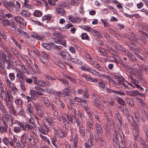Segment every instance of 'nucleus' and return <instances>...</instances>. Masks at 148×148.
<instances>
[{
    "label": "nucleus",
    "instance_id": "nucleus-4",
    "mask_svg": "<svg viewBox=\"0 0 148 148\" xmlns=\"http://www.w3.org/2000/svg\"><path fill=\"white\" fill-rule=\"evenodd\" d=\"M126 45L130 47V49L134 53L136 54L139 49V47L133 43L128 42L126 43Z\"/></svg>",
    "mask_w": 148,
    "mask_h": 148
},
{
    "label": "nucleus",
    "instance_id": "nucleus-53",
    "mask_svg": "<svg viewBox=\"0 0 148 148\" xmlns=\"http://www.w3.org/2000/svg\"><path fill=\"white\" fill-rule=\"evenodd\" d=\"M71 3L75 6H77L80 4L79 0H71Z\"/></svg>",
    "mask_w": 148,
    "mask_h": 148
},
{
    "label": "nucleus",
    "instance_id": "nucleus-48",
    "mask_svg": "<svg viewBox=\"0 0 148 148\" xmlns=\"http://www.w3.org/2000/svg\"><path fill=\"white\" fill-rule=\"evenodd\" d=\"M64 77L66 79H68L69 80H70L73 83L76 84L77 82L72 77H71L67 75H64Z\"/></svg>",
    "mask_w": 148,
    "mask_h": 148
},
{
    "label": "nucleus",
    "instance_id": "nucleus-62",
    "mask_svg": "<svg viewBox=\"0 0 148 148\" xmlns=\"http://www.w3.org/2000/svg\"><path fill=\"white\" fill-rule=\"evenodd\" d=\"M61 118L63 121V123L65 126L69 124V122L67 120L66 118L63 116H62Z\"/></svg>",
    "mask_w": 148,
    "mask_h": 148
},
{
    "label": "nucleus",
    "instance_id": "nucleus-28",
    "mask_svg": "<svg viewBox=\"0 0 148 148\" xmlns=\"http://www.w3.org/2000/svg\"><path fill=\"white\" fill-rule=\"evenodd\" d=\"M132 36L127 35L125 37L127 39L132 41H134L135 40V35L133 33H132Z\"/></svg>",
    "mask_w": 148,
    "mask_h": 148
},
{
    "label": "nucleus",
    "instance_id": "nucleus-21",
    "mask_svg": "<svg viewBox=\"0 0 148 148\" xmlns=\"http://www.w3.org/2000/svg\"><path fill=\"white\" fill-rule=\"evenodd\" d=\"M14 0H10L9 1V5L10 7V11H13L14 8H16V5L14 2Z\"/></svg>",
    "mask_w": 148,
    "mask_h": 148
},
{
    "label": "nucleus",
    "instance_id": "nucleus-26",
    "mask_svg": "<svg viewBox=\"0 0 148 148\" xmlns=\"http://www.w3.org/2000/svg\"><path fill=\"white\" fill-rule=\"evenodd\" d=\"M51 47L54 49H56V50H62L63 47L60 45H57L54 44L53 43H51Z\"/></svg>",
    "mask_w": 148,
    "mask_h": 148
},
{
    "label": "nucleus",
    "instance_id": "nucleus-36",
    "mask_svg": "<svg viewBox=\"0 0 148 148\" xmlns=\"http://www.w3.org/2000/svg\"><path fill=\"white\" fill-rule=\"evenodd\" d=\"M130 145L131 148H138L137 144L133 141H130Z\"/></svg>",
    "mask_w": 148,
    "mask_h": 148
},
{
    "label": "nucleus",
    "instance_id": "nucleus-24",
    "mask_svg": "<svg viewBox=\"0 0 148 148\" xmlns=\"http://www.w3.org/2000/svg\"><path fill=\"white\" fill-rule=\"evenodd\" d=\"M3 25L4 26H7L9 25L10 24L9 20L6 19H1Z\"/></svg>",
    "mask_w": 148,
    "mask_h": 148
},
{
    "label": "nucleus",
    "instance_id": "nucleus-29",
    "mask_svg": "<svg viewBox=\"0 0 148 148\" xmlns=\"http://www.w3.org/2000/svg\"><path fill=\"white\" fill-rule=\"evenodd\" d=\"M139 91L138 90H133L130 92L129 95L131 97L134 96L138 95Z\"/></svg>",
    "mask_w": 148,
    "mask_h": 148
},
{
    "label": "nucleus",
    "instance_id": "nucleus-27",
    "mask_svg": "<svg viewBox=\"0 0 148 148\" xmlns=\"http://www.w3.org/2000/svg\"><path fill=\"white\" fill-rule=\"evenodd\" d=\"M15 20L17 22H18L19 23H25V21L24 19L19 16H16L15 17Z\"/></svg>",
    "mask_w": 148,
    "mask_h": 148
},
{
    "label": "nucleus",
    "instance_id": "nucleus-64",
    "mask_svg": "<svg viewBox=\"0 0 148 148\" xmlns=\"http://www.w3.org/2000/svg\"><path fill=\"white\" fill-rule=\"evenodd\" d=\"M141 143L142 148H148V146L146 144L145 140H142L141 141Z\"/></svg>",
    "mask_w": 148,
    "mask_h": 148
},
{
    "label": "nucleus",
    "instance_id": "nucleus-49",
    "mask_svg": "<svg viewBox=\"0 0 148 148\" xmlns=\"http://www.w3.org/2000/svg\"><path fill=\"white\" fill-rule=\"evenodd\" d=\"M68 19L71 22L73 23H76V19L75 18L73 17L72 15H69L68 16Z\"/></svg>",
    "mask_w": 148,
    "mask_h": 148
},
{
    "label": "nucleus",
    "instance_id": "nucleus-23",
    "mask_svg": "<svg viewBox=\"0 0 148 148\" xmlns=\"http://www.w3.org/2000/svg\"><path fill=\"white\" fill-rule=\"evenodd\" d=\"M115 115L119 121H122V116L120 113L117 111H116L115 112Z\"/></svg>",
    "mask_w": 148,
    "mask_h": 148
},
{
    "label": "nucleus",
    "instance_id": "nucleus-40",
    "mask_svg": "<svg viewBox=\"0 0 148 148\" xmlns=\"http://www.w3.org/2000/svg\"><path fill=\"white\" fill-rule=\"evenodd\" d=\"M72 62L75 64L81 65L82 64V62L80 60L76 58H73L72 59Z\"/></svg>",
    "mask_w": 148,
    "mask_h": 148
},
{
    "label": "nucleus",
    "instance_id": "nucleus-11",
    "mask_svg": "<svg viewBox=\"0 0 148 148\" xmlns=\"http://www.w3.org/2000/svg\"><path fill=\"white\" fill-rule=\"evenodd\" d=\"M38 128L40 132L43 134H46L49 132V128L44 126L41 128L38 127Z\"/></svg>",
    "mask_w": 148,
    "mask_h": 148
},
{
    "label": "nucleus",
    "instance_id": "nucleus-50",
    "mask_svg": "<svg viewBox=\"0 0 148 148\" xmlns=\"http://www.w3.org/2000/svg\"><path fill=\"white\" fill-rule=\"evenodd\" d=\"M119 123H117L116 124L117 127L119 131L121 132L122 131V126L123 124L122 121H119Z\"/></svg>",
    "mask_w": 148,
    "mask_h": 148
},
{
    "label": "nucleus",
    "instance_id": "nucleus-56",
    "mask_svg": "<svg viewBox=\"0 0 148 148\" xmlns=\"http://www.w3.org/2000/svg\"><path fill=\"white\" fill-rule=\"evenodd\" d=\"M87 125L88 127L91 128L93 126V121L91 119H88L87 121Z\"/></svg>",
    "mask_w": 148,
    "mask_h": 148
},
{
    "label": "nucleus",
    "instance_id": "nucleus-19",
    "mask_svg": "<svg viewBox=\"0 0 148 148\" xmlns=\"http://www.w3.org/2000/svg\"><path fill=\"white\" fill-rule=\"evenodd\" d=\"M56 131L58 135L60 137L63 138L65 136V134L64 133V131L62 130L60 128H58L57 130H56Z\"/></svg>",
    "mask_w": 148,
    "mask_h": 148
},
{
    "label": "nucleus",
    "instance_id": "nucleus-42",
    "mask_svg": "<svg viewBox=\"0 0 148 148\" xmlns=\"http://www.w3.org/2000/svg\"><path fill=\"white\" fill-rule=\"evenodd\" d=\"M1 57L3 58L5 62L7 61V58H9L8 56H7L5 53L3 52H1L0 53Z\"/></svg>",
    "mask_w": 148,
    "mask_h": 148
},
{
    "label": "nucleus",
    "instance_id": "nucleus-60",
    "mask_svg": "<svg viewBox=\"0 0 148 148\" xmlns=\"http://www.w3.org/2000/svg\"><path fill=\"white\" fill-rule=\"evenodd\" d=\"M38 115L40 118H42L44 117L43 111L42 109L37 111Z\"/></svg>",
    "mask_w": 148,
    "mask_h": 148
},
{
    "label": "nucleus",
    "instance_id": "nucleus-14",
    "mask_svg": "<svg viewBox=\"0 0 148 148\" xmlns=\"http://www.w3.org/2000/svg\"><path fill=\"white\" fill-rule=\"evenodd\" d=\"M27 112L29 113L30 115L33 114L34 113L33 108L31 103H28L27 105Z\"/></svg>",
    "mask_w": 148,
    "mask_h": 148
},
{
    "label": "nucleus",
    "instance_id": "nucleus-15",
    "mask_svg": "<svg viewBox=\"0 0 148 148\" xmlns=\"http://www.w3.org/2000/svg\"><path fill=\"white\" fill-rule=\"evenodd\" d=\"M73 100L74 101L77 102L79 103H83L85 104H87L86 100L82 98L76 97L73 98Z\"/></svg>",
    "mask_w": 148,
    "mask_h": 148
},
{
    "label": "nucleus",
    "instance_id": "nucleus-10",
    "mask_svg": "<svg viewBox=\"0 0 148 148\" xmlns=\"http://www.w3.org/2000/svg\"><path fill=\"white\" fill-rule=\"evenodd\" d=\"M142 127L145 135L146 140L147 142H148V127L147 125L145 124H143Z\"/></svg>",
    "mask_w": 148,
    "mask_h": 148
},
{
    "label": "nucleus",
    "instance_id": "nucleus-2",
    "mask_svg": "<svg viewBox=\"0 0 148 148\" xmlns=\"http://www.w3.org/2000/svg\"><path fill=\"white\" fill-rule=\"evenodd\" d=\"M17 123L24 131H29L32 130L34 128L33 126L27 124H24L18 121L17 122Z\"/></svg>",
    "mask_w": 148,
    "mask_h": 148
},
{
    "label": "nucleus",
    "instance_id": "nucleus-30",
    "mask_svg": "<svg viewBox=\"0 0 148 148\" xmlns=\"http://www.w3.org/2000/svg\"><path fill=\"white\" fill-rule=\"evenodd\" d=\"M53 36L57 38H63V36L59 32L57 31H55L53 32Z\"/></svg>",
    "mask_w": 148,
    "mask_h": 148
},
{
    "label": "nucleus",
    "instance_id": "nucleus-12",
    "mask_svg": "<svg viewBox=\"0 0 148 148\" xmlns=\"http://www.w3.org/2000/svg\"><path fill=\"white\" fill-rule=\"evenodd\" d=\"M56 9L58 14L63 16L65 15V11L64 10L58 7H56Z\"/></svg>",
    "mask_w": 148,
    "mask_h": 148
},
{
    "label": "nucleus",
    "instance_id": "nucleus-20",
    "mask_svg": "<svg viewBox=\"0 0 148 148\" xmlns=\"http://www.w3.org/2000/svg\"><path fill=\"white\" fill-rule=\"evenodd\" d=\"M19 65L21 66V69L23 71V73L27 75L30 74L29 71L27 69L25 68V65L22 64L21 65Z\"/></svg>",
    "mask_w": 148,
    "mask_h": 148
},
{
    "label": "nucleus",
    "instance_id": "nucleus-45",
    "mask_svg": "<svg viewBox=\"0 0 148 148\" xmlns=\"http://www.w3.org/2000/svg\"><path fill=\"white\" fill-rule=\"evenodd\" d=\"M2 3L4 6L10 11V7L9 1L8 2L6 1H3L2 2Z\"/></svg>",
    "mask_w": 148,
    "mask_h": 148
},
{
    "label": "nucleus",
    "instance_id": "nucleus-52",
    "mask_svg": "<svg viewBox=\"0 0 148 148\" xmlns=\"http://www.w3.org/2000/svg\"><path fill=\"white\" fill-rule=\"evenodd\" d=\"M15 103L18 105V107H21L22 106L23 102L20 99H18L15 100Z\"/></svg>",
    "mask_w": 148,
    "mask_h": 148
},
{
    "label": "nucleus",
    "instance_id": "nucleus-32",
    "mask_svg": "<svg viewBox=\"0 0 148 148\" xmlns=\"http://www.w3.org/2000/svg\"><path fill=\"white\" fill-rule=\"evenodd\" d=\"M21 14L25 17H29L30 16L29 13L28 11L25 10H22L21 12Z\"/></svg>",
    "mask_w": 148,
    "mask_h": 148
},
{
    "label": "nucleus",
    "instance_id": "nucleus-33",
    "mask_svg": "<svg viewBox=\"0 0 148 148\" xmlns=\"http://www.w3.org/2000/svg\"><path fill=\"white\" fill-rule=\"evenodd\" d=\"M43 102L44 104V105L46 107H48L50 106V102L49 99L47 97H45L43 99Z\"/></svg>",
    "mask_w": 148,
    "mask_h": 148
},
{
    "label": "nucleus",
    "instance_id": "nucleus-13",
    "mask_svg": "<svg viewBox=\"0 0 148 148\" xmlns=\"http://www.w3.org/2000/svg\"><path fill=\"white\" fill-rule=\"evenodd\" d=\"M85 128L84 127L83 125H81L79 127V132L80 134V136L83 138L84 137L85 135Z\"/></svg>",
    "mask_w": 148,
    "mask_h": 148
},
{
    "label": "nucleus",
    "instance_id": "nucleus-58",
    "mask_svg": "<svg viewBox=\"0 0 148 148\" xmlns=\"http://www.w3.org/2000/svg\"><path fill=\"white\" fill-rule=\"evenodd\" d=\"M99 143L103 147H105L106 145V143L105 141L101 138H99Z\"/></svg>",
    "mask_w": 148,
    "mask_h": 148
},
{
    "label": "nucleus",
    "instance_id": "nucleus-55",
    "mask_svg": "<svg viewBox=\"0 0 148 148\" xmlns=\"http://www.w3.org/2000/svg\"><path fill=\"white\" fill-rule=\"evenodd\" d=\"M7 95L8 97V100L13 101V96L12 94L8 91H7Z\"/></svg>",
    "mask_w": 148,
    "mask_h": 148
},
{
    "label": "nucleus",
    "instance_id": "nucleus-9",
    "mask_svg": "<svg viewBox=\"0 0 148 148\" xmlns=\"http://www.w3.org/2000/svg\"><path fill=\"white\" fill-rule=\"evenodd\" d=\"M114 99L115 101L121 105L123 106H126L125 101L120 97L118 96H115Z\"/></svg>",
    "mask_w": 148,
    "mask_h": 148
},
{
    "label": "nucleus",
    "instance_id": "nucleus-1",
    "mask_svg": "<svg viewBox=\"0 0 148 148\" xmlns=\"http://www.w3.org/2000/svg\"><path fill=\"white\" fill-rule=\"evenodd\" d=\"M17 71L16 74V77L19 81L21 83L25 82V79L26 77L25 74L22 71L17 68Z\"/></svg>",
    "mask_w": 148,
    "mask_h": 148
},
{
    "label": "nucleus",
    "instance_id": "nucleus-34",
    "mask_svg": "<svg viewBox=\"0 0 148 148\" xmlns=\"http://www.w3.org/2000/svg\"><path fill=\"white\" fill-rule=\"evenodd\" d=\"M127 56L129 58L130 60L132 62H135L136 60L135 56L130 53H129L127 54Z\"/></svg>",
    "mask_w": 148,
    "mask_h": 148
},
{
    "label": "nucleus",
    "instance_id": "nucleus-16",
    "mask_svg": "<svg viewBox=\"0 0 148 148\" xmlns=\"http://www.w3.org/2000/svg\"><path fill=\"white\" fill-rule=\"evenodd\" d=\"M87 71L93 75H95L98 77L101 76V75L95 70L91 69L89 68V69H88Z\"/></svg>",
    "mask_w": 148,
    "mask_h": 148
},
{
    "label": "nucleus",
    "instance_id": "nucleus-5",
    "mask_svg": "<svg viewBox=\"0 0 148 148\" xmlns=\"http://www.w3.org/2000/svg\"><path fill=\"white\" fill-rule=\"evenodd\" d=\"M27 138L29 142L31 144L33 143V145L34 146L38 144V141L37 136L30 135L29 136H27Z\"/></svg>",
    "mask_w": 148,
    "mask_h": 148
},
{
    "label": "nucleus",
    "instance_id": "nucleus-63",
    "mask_svg": "<svg viewBox=\"0 0 148 148\" xmlns=\"http://www.w3.org/2000/svg\"><path fill=\"white\" fill-rule=\"evenodd\" d=\"M108 81L109 83H111L114 86H116L117 82L111 77L109 79Z\"/></svg>",
    "mask_w": 148,
    "mask_h": 148
},
{
    "label": "nucleus",
    "instance_id": "nucleus-61",
    "mask_svg": "<svg viewBox=\"0 0 148 148\" xmlns=\"http://www.w3.org/2000/svg\"><path fill=\"white\" fill-rule=\"evenodd\" d=\"M21 127L18 126H15L14 127V131L16 133H19L21 131Z\"/></svg>",
    "mask_w": 148,
    "mask_h": 148
},
{
    "label": "nucleus",
    "instance_id": "nucleus-35",
    "mask_svg": "<svg viewBox=\"0 0 148 148\" xmlns=\"http://www.w3.org/2000/svg\"><path fill=\"white\" fill-rule=\"evenodd\" d=\"M107 30L110 33L114 35L115 36H118L120 35L118 33H117L115 31L113 30L110 28H108L107 29Z\"/></svg>",
    "mask_w": 148,
    "mask_h": 148
},
{
    "label": "nucleus",
    "instance_id": "nucleus-44",
    "mask_svg": "<svg viewBox=\"0 0 148 148\" xmlns=\"http://www.w3.org/2000/svg\"><path fill=\"white\" fill-rule=\"evenodd\" d=\"M137 102L140 105H144L145 104L143 100V99L140 98H136Z\"/></svg>",
    "mask_w": 148,
    "mask_h": 148
},
{
    "label": "nucleus",
    "instance_id": "nucleus-39",
    "mask_svg": "<svg viewBox=\"0 0 148 148\" xmlns=\"http://www.w3.org/2000/svg\"><path fill=\"white\" fill-rule=\"evenodd\" d=\"M95 114H94L96 119V121L99 123L100 122V120L99 118V113L97 111H95Z\"/></svg>",
    "mask_w": 148,
    "mask_h": 148
},
{
    "label": "nucleus",
    "instance_id": "nucleus-57",
    "mask_svg": "<svg viewBox=\"0 0 148 148\" xmlns=\"http://www.w3.org/2000/svg\"><path fill=\"white\" fill-rule=\"evenodd\" d=\"M107 102L108 104L110 106H114L115 105V102L112 99H108Z\"/></svg>",
    "mask_w": 148,
    "mask_h": 148
},
{
    "label": "nucleus",
    "instance_id": "nucleus-51",
    "mask_svg": "<svg viewBox=\"0 0 148 148\" xmlns=\"http://www.w3.org/2000/svg\"><path fill=\"white\" fill-rule=\"evenodd\" d=\"M33 106L35 107L36 111L42 109L38 103H34Z\"/></svg>",
    "mask_w": 148,
    "mask_h": 148
},
{
    "label": "nucleus",
    "instance_id": "nucleus-59",
    "mask_svg": "<svg viewBox=\"0 0 148 148\" xmlns=\"http://www.w3.org/2000/svg\"><path fill=\"white\" fill-rule=\"evenodd\" d=\"M40 137L46 142H47L48 144H50V141L46 137L44 136L41 134H40Z\"/></svg>",
    "mask_w": 148,
    "mask_h": 148
},
{
    "label": "nucleus",
    "instance_id": "nucleus-6",
    "mask_svg": "<svg viewBox=\"0 0 148 148\" xmlns=\"http://www.w3.org/2000/svg\"><path fill=\"white\" fill-rule=\"evenodd\" d=\"M59 55L61 56L64 59L68 61L71 60V58L70 54L67 52L65 51H62Z\"/></svg>",
    "mask_w": 148,
    "mask_h": 148
},
{
    "label": "nucleus",
    "instance_id": "nucleus-22",
    "mask_svg": "<svg viewBox=\"0 0 148 148\" xmlns=\"http://www.w3.org/2000/svg\"><path fill=\"white\" fill-rule=\"evenodd\" d=\"M68 4V3L63 2V1H60L58 3V5L57 7H59L61 8H67V5Z\"/></svg>",
    "mask_w": 148,
    "mask_h": 148
},
{
    "label": "nucleus",
    "instance_id": "nucleus-31",
    "mask_svg": "<svg viewBox=\"0 0 148 148\" xmlns=\"http://www.w3.org/2000/svg\"><path fill=\"white\" fill-rule=\"evenodd\" d=\"M42 15V12L39 10H35L34 13V15L37 17H40Z\"/></svg>",
    "mask_w": 148,
    "mask_h": 148
},
{
    "label": "nucleus",
    "instance_id": "nucleus-8",
    "mask_svg": "<svg viewBox=\"0 0 148 148\" xmlns=\"http://www.w3.org/2000/svg\"><path fill=\"white\" fill-rule=\"evenodd\" d=\"M95 127L96 130L97 134L98 135L102 134L103 133V129L102 127L97 123H96L95 125Z\"/></svg>",
    "mask_w": 148,
    "mask_h": 148
},
{
    "label": "nucleus",
    "instance_id": "nucleus-17",
    "mask_svg": "<svg viewBox=\"0 0 148 148\" xmlns=\"http://www.w3.org/2000/svg\"><path fill=\"white\" fill-rule=\"evenodd\" d=\"M121 138V142L119 143V147L120 148H124L125 146V135H123V138L122 137Z\"/></svg>",
    "mask_w": 148,
    "mask_h": 148
},
{
    "label": "nucleus",
    "instance_id": "nucleus-18",
    "mask_svg": "<svg viewBox=\"0 0 148 148\" xmlns=\"http://www.w3.org/2000/svg\"><path fill=\"white\" fill-rule=\"evenodd\" d=\"M94 137L92 134L90 133V138L88 140L87 145L90 147L92 145V142L93 140Z\"/></svg>",
    "mask_w": 148,
    "mask_h": 148
},
{
    "label": "nucleus",
    "instance_id": "nucleus-47",
    "mask_svg": "<svg viewBox=\"0 0 148 148\" xmlns=\"http://www.w3.org/2000/svg\"><path fill=\"white\" fill-rule=\"evenodd\" d=\"M87 89L86 88H85L84 90V93L82 95V97L83 98H86V99H88L89 97V95L87 91Z\"/></svg>",
    "mask_w": 148,
    "mask_h": 148
},
{
    "label": "nucleus",
    "instance_id": "nucleus-3",
    "mask_svg": "<svg viewBox=\"0 0 148 148\" xmlns=\"http://www.w3.org/2000/svg\"><path fill=\"white\" fill-rule=\"evenodd\" d=\"M33 79L34 83L40 87H44L46 85V83L43 80L41 79L37 80L36 77H32Z\"/></svg>",
    "mask_w": 148,
    "mask_h": 148
},
{
    "label": "nucleus",
    "instance_id": "nucleus-43",
    "mask_svg": "<svg viewBox=\"0 0 148 148\" xmlns=\"http://www.w3.org/2000/svg\"><path fill=\"white\" fill-rule=\"evenodd\" d=\"M7 63V69H10L13 68L12 65L11 64V63L9 58H8L7 61H6Z\"/></svg>",
    "mask_w": 148,
    "mask_h": 148
},
{
    "label": "nucleus",
    "instance_id": "nucleus-38",
    "mask_svg": "<svg viewBox=\"0 0 148 148\" xmlns=\"http://www.w3.org/2000/svg\"><path fill=\"white\" fill-rule=\"evenodd\" d=\"M77 137V134H76L75 135L74 138L73 147L75 148L76 147L78 142V138Z\"/></svg>",
    "mask_w": 148,
    "mask_h": 148
},
{
    "label": "nucleus",
    "instance_id": "nucleus-46",
    "mask_svg": "<svg viewBox=\"0 0 148 148\" xmlns=\"http://www.w3.org/2000/svg\"><path fill=\"white\" fill-rule=\"evenodd\" d=\"M134 114L135 116V118L137 119L139 118L140 117V114L138 110L136 109H135L134 112Z\"/></svg>",
    "mask_w": 148,
    "mask_h": 148
},
{
    "label": "nucleus",
    "instance_id": "nucleus-25",
    "mask_svg": "<svg viewBox=\"0 0 148 148\" xmlns=\"http://www.w3.org/2000/svg\"><path fill=\"white\" fill-rule=\"evenodd\" d=\"M126 100L127 103L129 106L132 107H133L134 106V103L133 99L128 98L126 99Z\"/></svg>",
    "mask_w": 148,
    "mask_h": 148
},
{
    "label": "nucleus",
    "instance_id": "nucleus-54",
    "mask_svg": "<svg viewBox=\"0 0 148 148\" xmlns=\"http://www.w3.org/2000/svg\"><path fill=\"white\" fill-rule=\"evenodd\" d=\"M42 45L44 47L48 50H49L51 49V46L47 43H42Z\"/></svg>",
    "mask_w": 148,
    "mask_h": 148
},
{
    "label": "nucleus",
    "instance_id": "nucleus-41",
    "mask_svg": "<svg viewBox=\"0 0 148 148\" xmlns=\"http://www.w3.org/2000/svg\"><path fill=\"white\" fill-rule=\"evenodd\" d=\"M10 112L12 113V114L14 116L16 115V111L15 110L14 107L12 106L8 108Z\"/></svg>",
    "mask_w": 148,
    "mask_h": 148
},
{
    "label": "nucleus",
    "instance_id": "nucleus-7",
    "mask_svg": "<svg viewBox=\"0 0 148 148\" xmlns=\"http://www.w3.org/2000/svg\"><path fill=\"white\" fill-rule=\"evenodd\" d=\"M93 104L97 108L100 109V110H103L104 108V106L102 102L96 100H95L93 101Z\"/></svg>",
    "mask_w": 148,
    "mask_h": 148
},
{
    "label": "nucleus",
    "instance_id": "nucleus-37",
    "mask_svg": "<svg viewBox=\"0 0 148 148\" xmlns=\"http://www.w3.org/2000/svg\"><path fill=\"white\" fill-rule=\"evenodd\" d=\"M81 27L83 29L88 32H90L92 30V28L90 27L87 25H82L81 26Z\"/></svg>",
    "mask_w": 148,
    "mask_h": 148
}]
</instances>
